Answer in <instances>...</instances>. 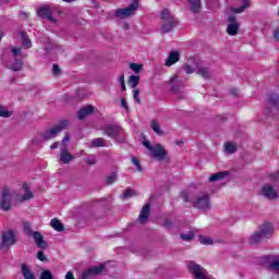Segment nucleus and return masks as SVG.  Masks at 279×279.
I'll return each instance as SVG.
<instances>
[{"label":"nucleus","mask_w":279,"mask_h":279,"mask_svg":"<svg viewBox=\"0 0 279 279\" xmlns=\"http://www.w3.org/2000/svg\"><path fill=\"white\" fill-rule=\"evenodd\" d=\"M40 279H53L51 270H44L40 275Z\"/></svg>","instance_id":"44"},{"label":"nucleus","mask_w":279,"mask_h":279,"mask_svg":"<svg viewBox=\"0 0 279 279\" xmlns=\"http://www.w3.org/2000/svg\"><path fill=\"white\" fill-rule=\"evenodd\" d=\"M31 236H33L35 244L39 250H47L49 247V244L45 241V236H43V233L39 231H35Z\"/></svg>","instance_id":"13"},{"label":"nucleus","mask_w":279,"mask_h":279,"mask_svg":"<svg viewBox=\"0 0 279 279\" xmlns=\"http://www.w3.org/2000/svg\"><path fill=\"white\" fill-rule=\"evenodd\" d=\"M177 62H180V51L173 50L166 59V66H173Z\"/></svg>","instance_id":"19"},{"label":"nucleus","mask_w":279,"mask_h":279,"mask_svg":"<svg viewBox=\"0 0 279 279\" xmlns=\"http://www.w3.org/2000/svg\"><path fill=\"white\" fill-rule=\"evenodd\" d=\"M62 73V70H60V65L53 64L52 65V75H60Z\"/></svg>","instance_id":"49"},{"label":"nucleus","mask_w":279,"mask_h":279,"mask_svg":"<svg viewBox=\"0 0 279 279\" xmlns=\"http://www.w3.org/2000/svg\"><path fill=\"white\" fill-rule=\"evenodd\" d=\"M194 208H197L198 210H203L206 213V210H210V194L206 192L199 193L194 203H193Z\"/></svg>","instance_id":"4"},{"label":"nucleus","mask_w":279,"mask_h":279,"mask_svg":"<svg viewBox=\"0 0 279 279\" xmlns=\"http://www.w3.org/2000/svg\"><path fill=\"white\" fill-rule=\"evenodd\" d=\"M114 182H117V174L112 172L106 178V184H114Z\"/></svg>","instance_id":"43"},{"label":"nucleus","mask_w":279,"mask_h":279,"mask_svg":"<svg viewBox=\"0 0 279 279\" xmlns=\"http://www.w3.org/2000/svg\"><path fill=\"white\" fill-rule=\"evenodd\" d=\"M227 175H229L228 171L214 173L209 177V182H219V180H223Z\"/></svg>","instance_id":"22"},{"label":"nucleus","mask_w":279,"mask_h":279,"mask_svg":"<svg viewBox=\"0 0 279 279\" xmlns=\"http://www.w3.org/2000/svg\"><path fill=\"white\" fill-rule=\"evenodd\" d=\"M119 84H125V74L121 73V75L118 78Z\"/></svg>","instance_id":"55"},{"label":"nucleus","mask_w":279,"mask_h":279,"mask_svg":"<svg viewBox=\"0 0 279 279\" xmlns=\"http://www.w3.org/2000/svg\"><path fill=\"white\" fill-rule=\"evenodd\" d=\"M60 147V142H54L51 146L50 149H58Z\"/></svg>","instance_id":"58"},{"label":"nucleus","mask_w":279,"mask_h":279,"mask_svg":"<svg viewBox=\"0 0 279 279\" xmlns=\"http://www.w3.org/2000/svg\"><path fill=\"white\" fill-rule=\"evenodd\" d=\"M151 213V204L150 203H146L138 216V221L140 223H147L148 219H149V215Z\"/></svg>","instance_id":"16"},{"label":"nucleus","mask_w":279,"mask_h":279,"mask_svg":"<svg viewBox=\"0 0 279 279\" xmlns=\"http://www.w3.org/2000/svg\"><path fill=\"white\" fill-rule=\"evenodd\" d=\"M225 149H226L227 154H234V151H236V144H234L232 142H227L225 144Z\"/></svg>","instance_id":"33"},{"label":"nucleus","mask_w":279,"mask_h":279,"mask_svg":"<svg viewBox=\"0 0 279 279\" xmlns=\"http://www.w3.org/2000/svg\"><path fill=\"white\" fill-rule=\"evenodd\" d=\"M106 140L104 137H97L92 141L90 147H104Z\"/></svg>","instance_id":"34"},{"label":"nucleus","mask_w":279,"mask_h":279,"mask_svg":"<svg viewBox=\"0 0 279 279\" xmlns=\"http://www.w3.org/2000/svg\"><path fill=\"white\" fill-rule=\"evenodd\" d=\"M104 134L106 136H109V138H119L121 136V132H123V129H121V125L118 124H108L102 129Z\"/></svg>","instance_id":"10"},{"label":"nucleus","mask_w":279,"mask_h":279,"mask_svg":"<svg viewBox=\"0 0 279 279\" xmlns=\"http://www.w3.org/2000/svg\"><path fill=\"white\" fill-rule=\"evenodd\" d=\"M170 86H171V93H173L174 95H179L178 99H186L184 92H182L184 88V83L178 81V77L173 76L170 80Z\"/></svg>","instance_id":"9"},{"label":"nucleus","mask_w":279,"mask_h":279,"mask_svg":"<svg viewBox=\"0 0 279 279\" xmlns=\"http://www.w3.org/2000/svg\"><path fill=\"white\" fill-rule=\"evenodd\" d=\"M0 117H2L3 119H10V117H12V111H9L8 109H5V107L0 106Z\"/></svg>","instance_id":"36"},{"label":"nucleus","mask_w":279,"mask_h":279,"mask_svg":"<svg viewBox=\"0 0 279 279\" xmlns=\"http://www.w3.org/2000/svg\"><path fill=\"white\" fill-rule=\"evenodd\" d=\"M65 279H75V277L73 276V272L69 271L65 275Z\"/></svg>","instance_id":"59"},{"label":"nucleus","mask_w":279,"mask_h":279,"mask_svg":"<svg viewBox=\"0 0 279 279\" xmlns=\"http://www.w3.org/2000/svg\"><path fill=\"white\" fill-rule=\"evenodd\" d=\"M121 88H122V90H126L125 83L121 84Z\"/></svg>","instance_id":"63"},{"label":"nucleus","mask_w":279,"mask_h":279,"mask_svg":"<svg viewBox=\"0 0 279 279\" xmlns=\"http://www.w3.org/2000/svg\"><path fill=\"white\" fill-rule=\"evenodd\" d=\"M104 269H106V264L89 267V270L93 274L94 278L96 276H101V274H104Z\"/></svg>","instance_id":"23"},{"label":"nucleus","mask_w":279,"mask_h":279,"mask_svg":"<svg viewBox=\"0 0 279 279\" xmlns=\"http://www.w3.org/2000/svg\"><path fill=\"white\" fill-rule=\"evenodd\" d=\"M23 232H24V234H26V236H33L34 232H36V231L32 230V223L23 222Z\"/></svg>","instance_id":"32"},{"label":"nucleus","mask_w":279,"mask_h":279,"mask_svg":"<svg viewBox=\"0 0 279 279\" xmlns=\"http://www.w3.org/2000/svg\"><path fill=\"white\" fill-rule=\"evenodd\" d=\"M121 106L126 110V112L130 110V107L128 106V101H125V98L121 99Z\"/></svg>","instance_id":"52"},{"label":"nucleus","mask_w":279,"mask_h":279,"mask_svg":"<svg viewBox=\"0 0 279 279\" xmlns=\"http://www.w3.org/2000/svg\"><path fill=\"white\" fill-rule=\"evenodd\" d=\"M138 95H141V90L140 89H134L133 90L134 101H136V104H142V100L138 98Z\"/></svg>","instance_id":"47"},{"label":"nucleus","mask_w":279,"mask_h":279,"mask_svg":"<svg viewBox=\"0 0 279 279\" xmlns=\"http://www.w3.org/2000/svg\"><path fill=\"white\" fill-rule=\"evenodd\" d=\"M95 112V107L93 105L85 106L81 108L77 112V117L81 121H84L86 117H90Z\"/></svg>","instance_id":"18"},{"label":"nucleus","mask_w":279,"mask_h":279,"mask_svg":"<svg viewBox=\"0 0 279 279\" xmlns=\"http://www.w3.org/2000/svg\"><path fill=\"white\" fill-rule=\"evenodd\" d=\"M262 195L266 197V199H276V197H278V191H276L272 185L265 184L262 187Z\"/></svg>","instance_id":"15"},{"label":"nucleus","mask_w":279,"mask_h":279,"mask_svg":"<svg viewBox=\"0 0 279 279\" xmlns=\"http://www.w3.org/2000/svg\"><path fill=\"white\" fill-rule=\"evenodd\" d=\"M132 162L137 168V171H143V167L141 166V161H138V158L132 157Z\"/></svg>","instance_id":"46"},{"label":"nucleus","mask_w":279,"mask_h":279,"mask_svg":"<svg viewBox=\"0 0 279 279\" xmlns=\"http://www.w3.org/2000/svg\"><path fill=\"white\" fill-rule=\"evenodd\" d=\"M143 145L148 151H151L153 158H156V160H165L167 158V150H165L162 145L156 144L155 146H151V144L145 140V135H143Z\"/></svg>","instance_id":"2"},{"label":"nucleus","mask_w":279,"mask_h":279,"mask_svg":"<svg viewBox=\"0 0 279 279\" xmlns=\"http://www.w3.org/2000/svg\"><path fill=\"white\" fill-rule=\"evenodd\" d=\"M274 236V225L264 222L248 239L250 245H258L263 240Z\"/></svg>","instance_id":"1"},{"label":"nucleus","mask_w":279,"mask_h":279,"mask_svg":"<svg viewBox=\"0 0 279 279\" xmlns=\"http://www.w3.org/2000/svg\"><path fill=\"white\" fill-rule=\"evenodd\" d=\"M86 163L87 165H97V158H95V156H89L86 159Z\"/></svg>","instance_id":"50"},{"label":"nucleus","mask_w":279,"mask_h":279,"mask_svg":"<svg viewBox=\"0 0 279 279\" xmlns=\"http://www.w3.org/2000/svg\"><path fill=\"white\" fill-rule=\"evenodd\" d=\"M11 71H22L23 70V60L15 59V61L10 66Z\"/></svg>","instance_id":"31"},{"label":"nucleus","mask_w":279,"mask_h":279,"mask_svg":"<svg viewBox=\"0 0 279 279\" xmlns=\"http://www.w3.org/2000/svg\"><path fill=\"white\" fill-rule=\"evenodd\" d=\"M175 145H184V141H182V140L181 141H177Z\"/></svg>","instance_id":"62"},{"label":"nucleus","mask_w":279,"mask_h":279,"mask_svg":"<svg viewBox=\"0 0 279 279\" xmlns=\"http://www.w3.org/2000/svg\"><path fill=\"white\" fill-rule=\"evenodd\" d=\"M37 258H38V260H40L41 263H47V257L45 256V252H43V251H39V252L37 253Z\"/></svg>","instance_id":"48"},{"label":"nucleus","mask_w":279,"mask_h":279,"mask_svg":"<svg viewBox=\"0 0 279 279\" xmlns=\"http://www.w3.org/2000/svg\"><path fill=\"white\" fill-rule=\"evenodd\" d=\"M136 195H138V193L135 190L128 187L123 195H121V199H130V197H134Z\"/></svg>","instance_id":"29"},{"label":"nucleus","mask_w":279,"mask_h":279,"mask_svg":"<svg viewBox=\"0 0 279 279\" xmlns=\"http://www.w3.org/2000/svg\"><path fill=\"white\" fill-rule=\"evenodd\" d=\"M130 69L134 71V73H141V71H143V64L130 63Z\"/></svg>","instance_id":"42"},{"label":"nucleus","mask_w":279,"mask_h":279,"mask_svg":"<svg viewBox=\"0 0 279 279\" xmlns=\"http://www.w3.org/2000/svg\"><path fill=\"white\" fill-rule=\"evenodd\" d=\"M171 19H175V16L171 15L169 9H165L161 11V21H171Z\"/></svg>","instance_id":"35"},{"label":"nucleus","mask_w":279,"mask_h":279,"mask_svg":"<svg viewBox=\"0 0 279 279\" xmlns=\"http://www.w3.org/2000/svg\"><path fill=\"white\" fill-rule=\"evenodd\" d=\"M228 21L227 34H229V36H236V34H239V22H236V17L229 15Z\"/></svg>","instance_id":"11"},{"label":"nucleus","mask_w":279,"mask_h":279,"mask_svg":"<svg viewBox=\"0 0 279 279\" xmlns=\"http://www.w3.org/2000/svg\"><path fill=\"white\" fill-rule=\"evenodd\" d=\"M37 15L40 19H47V21H50L51 23H56V19L51 15V7L44 5L37 10Z\"/></svg>","instance_id":"14"},{"label":"nucleus","mask_w":279,"mask_h":279,"mask_svg":"<svg viewBox=\"0 0 279 279\" xmlns=\"http://www.w3.org/2000/svg\"><path fill=\"white\" fill-rule=\"evenodd\" d=\"M274 38H275V40H277V43H279V28H276L274 31Z\"/></svg>","instance_id":"56"},{"label":"nucleus","mask_w":279,"mask_h":279,"mask_svg":"<svg viewBox=\"0 0 279 279\" xmlns=\"http://www.w3.org/2000/svg\"><path fill=\"white\" fill-rule=\"evenodd\" d=\"M45 137H43V133H39L38 136L34 137L32 140V144L33 145H41V143H44Z\"/></svg>","instance_id":"41"},{"label":"nucleus","mask_w":279,"mask_h":279,"mask_svg":"<svg viewBox=\"0 0 279 279\" xmlns=\"http://www.w3.org/2000/svg\"><path fill=\"white\" fill-rule=\"evenodd\" d=\"M189 62L195 65V73L197 75H201V77H203L204 80H210V70L206 68L204 63L195 60V58H190Z\"/></svg>","instance_id":"8"},{"label":"nucleus","mask_w":279,"mask_h":279,"mask_svg":"<svg viewBox=\"0 0 279 279\" xmlns=\"http://www.w3.org/2000/svg\"><path fill=\"white\" fill-rule=\"evenodd\" d=\"M16 244V234L14 230L10 229L8 231H3L1 235L0 248L10 250L12 245Z\"/></svg>","instance_id":"5"},{"label":"nucleus","mask_w":279,"mask_h":279,"mask_svg":"<svg viewBox=\"0 0 279 279\" xmlns=\"http://www.w3.org/2000/svg\"><path fill=\"white\" fill-rule=\"evenodd\" d=\"M231 95H233L234 97H236V95H239V89L233 88L230 90Z\"/></svg>","instance_id":"60"},{"label":"nucleus","mask_w":279,"mask_h":279,"mask_svg":"<svg viewBox=\"0 0 279 279\" xmlns=\"http://www.w3.org/2000/svg\"><path fill=\"white\" fill-rule=\"evenodd\" d=\"M178 23V19L168 20L161 24L159 32H161V34H169V32H172L173 27H175Z\"/></svg>","instance_id":"17"},{"label":"nucleus","mask_w":279,"mask_h":279,"mask_svg":"<svg viewBox=\"0 0 279 279\" xmlns=\"http://www.w3.org/2000/svg\"><path fill=\"white\" fill-rule=\"evenodd\" d=\"M136 10H138V0H133L128 8L117 10L114 15L117 19H128V16H132Z\"/></svg>","instance_id":"7"},{"label":"nucleus","mask_w":279,"mask_h":279,"mask_svg":"<svg viewBox=\"0 0 279 279\" xmlns=\"http://www.w3.org/2000/svg\"><path fill=\"white\" fill-rule=\"evenodd\" d=\"M69 125V120H63L60 123H58L56 126L46 130L41 133V138L44 141H51L56 138L62 132V130H66V126Z\"/></svg>","instance_id":"3"},{"label":"nucleus","mask_w":279,"mask_h":279,"mask_svg":"<svg viewBox=\"0 0 279 279\" xmlns=\"http://www.w3.org/2000/svg\"><path fill=\"white\" fill-rule=\"evenodd\" d=\"M50 226L51 228H53V230H56L57 232H62L64 231V225L62 222H60V220L58 218H53L50 221Z\"/></svg>","instance_id":"25"},{"label":"nucleus","mask_w":279,"mask_h":279,"mask_svg":"<svg viewBox=\"0 0 279 279\" xmlns=\"http://www.w3.org/2000/svg\"><path fill=\"white\" fill-rule=\"evenodd\" d=\"M124 29H130V24H124Z\"/></svg>","instance_id":"64"},{"label":"nucleus","mask_w":279,"mask_h":279,"mask_svg":"<svg viewBox=\"0 0 279 279\" xmlns=\"http://www.w3.org/2000/svg\"><path fill=\"white\" fill-rule=\"evenodd\" d=\"M29 199H34V192L27 191L20 199V202H27Z\"/></svg>","instance_id":"39"},{"label":"nucleus","mask_w":279,"mask_h":279,"mask_svg":"<svg viewBox=\"0 0 279 279\" xmlns=\"http://www.w3.org/2000/svg\"><path fill=\"white\" fill-rule=\"evenodd\" d=\"M153 132H156V134L158 136H162V134H165V132L162 131V129H160V123H158V121L153 120L151 121V125H150Z\"/></svg>","instance_id":"28"},{"label":"nucleus","mask_w":279,"mask_h":279,"mask_svg":"<svg viewBox=\"0 0 279 279\" xmlns=\"http://www.w3.org/2000/svg\"><path fill=\"white\" fill-rule=\"evenodd\" d=\"M21 271L24 279H36V276L32 272V269H29V266L26 264H22Z\"/></svg>","instance_id":"20"},{"label":"nucleus","mask_w":279,"mask_h":279,"mask_svg":"<svg viewBox=\"0 0 279 279\" xmlns=\"http://www.w3.org/2000/svg\"><path fill=\"white\" fill-rule=\"evenodd\" d=\"M69 141H71V137L69 136V133H65V136L62 140L61 147H62V145H66V143H69Z\"/></svg>","instance_id":"53"},{"label":"nucleus","mask_w":279,"mask_h":279,"mask_svg":"<svg viewBox=\"0 0 279 279\" xmlns=\"http://www.w3.org/2000/svg\"><path fill=\"white\" fill-rule=\"evenodd\" d=\"M23 190L25 191V193H27V191H29V185L27 183H24Z\"/></svg>","instance_id":"61"},{"label":"nucleus","mask_w":279,"mask_h":279,"mask_svg":"<svg viewBox=\"0 0 279 279\" xmlns=\"http://www.w3.org/2000/svg\"><path fill=\"white\" fill-rule=\"evenodd\" d=\"M269 269H271V271H278L279 274V256L274 258V260L269 265Z\"/></svg>","instance_id":"38"},{"label":"nucleus","mask_w":279,"mask_h":279,"mask_svg":"<svg viewBox=\"0 0 279 279\" xmlns=\"http://www.w3.org/2000/svg\"><path fill=\"white\" fill-rule=\"evenodd\" d=\"M12 53L14 58H16L17 56H21V48H13Z\"/></svg>","instance_id":"54"},{"label":"nucleus","mask_w":279,"mask_h":279,"mask_svg":"<svg viewBox=\"0 0 279 279\" xmlns=\"http://www.w3.org/2000/svg\"><path fill=\"white\" fill-rule=\"evenodd\" d=\"M165 227H166V228H172V227H173V223L171 222V220H168V219H167V220L165 221Z\"/></svg>","instance_id":"57"},{"label":"nucleus","mask_w":279,"mask_h":279,"mask_svg":"<svg viewBox=\"0 0 279 279\" xmlns=\"http://www.w3.org/2000/svg\"><path fill=\"white\" fill-rule=\"evenodd\" d=\"M250 5H251V0H243L242 5L239 8H235L233 11L235 12V14H241V12H244L245 10H247Z\"/></svg>","instance_id":"30"},{"label":"nucleus","mask_w":279,"mask_h":279,"mask_svg":"<svg viewBox=\"0 0 279 279\" xmlns=\"http://www.w3.org/2000/svg\"><path fill=\"white\" fill-rule=\"evenodd\" d=\"M181 197H182V199L185 204H189V202H191V199L189 198V193L187 192H184V191L181 192Z\"/></svg>","instance_id":"51"},{"label":"nucleus","mask_w":279,"mask_h":279,"mask_svg":"<svg viewBox=\"0 0 279 279\" xmlns=\"http://www.w3.org/2000/svg\"><path fill=\"white\" fill-rule=\"evenodd\" d=\"M187 3H190V10L197 14L202 10V0H187Z\"/></svg>","instance_id":"21"},{"label":"nucleus","mask_w":279,"mask_h":279,"mask_svg":"<svg viewBox=\"0 0 279 279\" xmlns=\"http://www.w3.org/2000/svg\"><path fill=\"white\" fill-rule=\"evenodd\" d=\"M93 278H95V275H93L89 268L83 271V274L80 276V279H93Z\"/></svg>","instance_id":"40"},{"label":"nucleus","mask_w":279,"mask_h":279,"mask_svg":"<svg viewBox=\"0 0 279 279\" xmlns=\"http://www.w3.org/2000/svg\"><path fill=\"white\" fill-rule=\"evenodd\" d=\"M183 71H185V73H187V75H191V73H195V68L191 66V64L185 63L183 65Z\"/></svg>","instance_id":"45"},{"label":"nucleus","mask_w":279,"mask_h":279,"mask_svg":"<svg viewBox=\"0 0 279 279\" xmlns=\"http://www.w3.org/2000/svg\"><path fill=\"white\" fill-rule=\"evenodd\" d=\"M0 208L8 213L12 209V192L10 187H3L0 194Z\"/></svg>","instance_id":"6"},{"label":"nucleus","mask_w":279,"mask_h":279,"mask_svg":"<svg viewBox=\"0 0 279 279\" xmlns=\"http://www.w3.org/2000/svg\"><path fill=\"white\" fill-rule=\"evenodd\" d=\"M21 39L23 47H26L27 49H32V39L27 36V33L25 31H22L21 33Z\"/></svg>","instance_id":"24"},{"label":"nucleus","mask_w":279,"mask_h":279,"mask_svg":"<svg viewBox=\"0 0 279 279\" xmlns=\"http://www.w3.org/2000/svg\"><path fill=\"white\" fill-rule=\"evenodd\" d=\"M60 161L63 165H69V162H71L72 160H75V156L71 155V153H69V146L68 145H62L60 148Z\"/></svg>","instance_id":"12"},{"label":"nucleus","mask_w":279,"mask_h":279,"mask_svg":"<svg viewBox=\"0 0 279 279\" xmlns=\"http://www.w3.org/2000/svg\"><path fill=\"white\" fill-rule=\"evenodd\" d=\"M180 239L182 241H193V239H195V233H193V231H189L187 233L181 234Z\"/></svg>","instance_id":"37"},{"label":"nucleus","mask_w":279,"mask_h":279,"mask_svg":"<svg viewBox=\"0 0 279 279\" xmlns=\"http://www.w3.org/2000/svg\"><path fill=\"white\" fill-rule=\"evenodd\" d=\"M198 241L202 245H214L215 240L208 235H198Z\"/></svg>","instance_id":"26"},{"label":"nucleus","mask_w":279,"mask_h":279,"mask_svg":"<svg viewBox=\"0 0 279 279\" xmlns=\"http://www.w3.org/2000/svg\"><path fill=\"white\" fill-rule=\"evenodd\" d=\"M129 84H130L131 88L136 89V86H138V84H141V76L140 75H131L129 77Z\"/></svg>","instance_id":"27"}]
</instances>
